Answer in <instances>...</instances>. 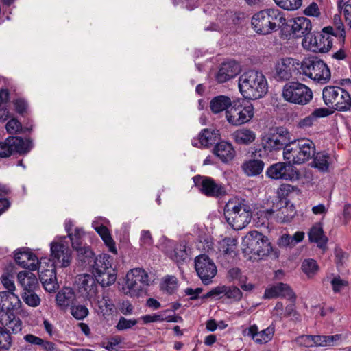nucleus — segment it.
Listing matches in <instances>:
<instances>
[{"label":"nucleus","instance_id":"f257e3e1","mask_svg":"<svg viewBox=\"0 0 351 351\" xmlns=\"http://www.w3.org/2000/svg\"><path fill=\"white\" fill-rule=\"evenodd\" d=\"M284 14L278 8L264 9L251 19L252 29L261 35H268L279 29L285 23Z\"/></svg>","mask_w":351,"mask_h":351},{"label":"nucleus","instance_id":"f03ea898","mask_svg":"<svg viewBox=\"0 0 351 351\" xmlns=\"http://www.w3.org/2000/svg\"><path fill=\"white\" fill-rule=\"evenodd\" d=\"M239 88L247 99L255 100L263 97L268 90L267 82L262 72L250 70L239 78Z\"/></svg>","mask_w":351,"mask_h":351},{"label":"nucleus","instance_id":"7ed1b4c3","mask_svg":"<svg viewBox=\"0 0 351 351\" xmlns=\"http://www.w3.org/2000/svg\"><path fill=\"white\" fill-rule=\"evenodd\" d=\"M224 217L232 229L240 230L250 222L252 213L250 206L243 202L230 199L225 205Z\"/></svg>","mask_w":351,"mask_h":351},{"label":"nucleus","instance_id":"20e7f679","mask_svg":"<svg viewBox=\"0 0 351 351\" xmlns=\"http://www.w3.org/2000/svg\"><path fill=\"white\" fill-rule=\"evenodd\" d=\"M291 147L285 149L284 160L293 165H302L315 155V145L310 139L302 138L291 141Z\"/></svg>","mask_w":351,"mask_h":351},{"label":"nucleus","instance_id":"39448f33","mask_svg":"<svg viewBox=\"0 0 351 351\" xmlns=\"http://www.w3.org/2000/svg\"><path fill=\"white\" fill-rule=\"evenodd\" d=\"M261 145H265V149L271 153L289 149L291 140L290 133L283 127L271 128L267 132L261 136Z\"/></svg>","mask_w":351,"mask_h":351},{"label":"nucleus","instance_id":"423d86ee","mask_svg":"<svg viewBox=\"0 0 351 351\" xmlns=\"http://www.w3.org/2000/svg\"><path fill=\"white\" fill-rule=\"evenodd\" d=\"M300 69L303 75L321 84H326L331 77L327 64L317 56L305 58L300 62Z\"/></svg>","mask_w":351,"mask_h":351},{"label":"nucleus","instance_id":"0eeeda50","mask_svg":"<svg viewBox=\"0 0 351 351\" xmlns=\"http://www.w3.org/2000/svg\"><path fill=\"white\" fill-rule=\"evenodd\" d=\"M322 98L326 106L340 112H346L351 108L350 95L345 89L336 86H327L322 90Z\"/></svg>","mask_w":351,"mask_h":351},{"label":"nucleus","instance_id":"6e6552de","mask_svg":"<svg viewBox=\"0 0 351 351\" xmlns=\"http://www.w3.org/2000/svg\"><path fill=\"white\" fill-rule=\"evenodd\" d=\"M242 245L245 253L256 255L261 258L272 251L269 239L258 231L248 232L243 239Z\"/></svg>","mask_w":351,"mask_h":351},{"label":"nucleus","instance_id":"1a4fd4ad","mask_svg":"<svg viewBox=\"0 0 351 351\" xmlns=\"http://www.w3.org/2000/svg\"><path fill=\"white\" fill-rule=\"evenodd\" d=\"M253 117V105L243 99L233 101L231 108L226 113L227 121L234 126H239L248 123Z\"/></svg>","mask_w":351,"mask_h":351},{"label":"nucleus","instance_id":"9d476101","mask_svg":"<svg viewBox=\"0 0 351 351\" xmlns=\"http://www.w3.org/2000/svg\"><path fill=\"white\" fill-rule=\"evenodd\" d=\"M282 97L288 102L306 105L312 99L313 93L306 85L298 81H292L284 85Z\"/></svg>","mask_w":351,"mask_h":351},{"label":"nucleus","instance_id":"9b49d317","mask_svg":"<svg viewBox=\"0 0 351 351\" xmlns=\"http://www.w3.org/2000/svg\"><path fill=\"white\" fill-rule=\"evenodd\" d=\"M148 285L149 276L144 269L135 268L128 272L125 289L130 296L138 297L142 295Z\"/></svg>","mask_w":351,"mask_h":351},{"label":"nucleus","instance_id":"f8f14e48","mask_svg":"<svg viewBox=\"0 0 351 351\" xmlns=\"http://www.w3.org/2000/svg\"><path fill=\"white\" fill-rule=\"evenodd\" d=\"M32 146V141L29 138L24 140L19 136H10L4 141H0V158H8L14 154H25Z\"/></svg>","mask_w":351,"mask_h":351},{"label":"nucleus","instance_id":"ddd939ff","mask_svg":"<svg viewBox=\"0 0 351 351\" xmlns=\"http://www.w3.org/2000/svg\"><path fill=\"white\" fill-rule=\"evenodd\" d=\"M293 165L289 162L273 164L267 169L266 176L273 180H298L300 173Z\"/></svg>","mask_w":351,"mask_h":351},{"label":"nucleus","instance_id":"4468645a","mask_svg":"<svg viewBox=\"0 0 351 351\" xmlns=\"http://www.w3.org/2000/svg\"><path fill=\"white\" fill-rule=\"evenodd\" d=\"M193 181L201 193L207 197H219L226 194L225 186L216 182L212 178L196 176L193 178Z\"/></svg>","mask_w":351,"mask_h":351},{"label":"nucleus","instance_id":"2eb2a0df","mask_svg":"<svg viewBox=\"0 0 351 351\" xmlns=\"http://www.w3.org/2000/svg\"><path fill=\"white\" fill-rule=\"evenodd\" d=\"M195 269L204 285L210 284L217 271L213 261L206 254H201L195 258Z\"/></svg>","mask_w":351,"mask_h":351},{"label":"nucleus","instance_id":"dca6fc26","mask_svg":"<svg viewBox=\"0 0 351 351\" xmlns=\"http://www.w3.org/2000/svg\"><path fill=\"white\" fill-rule=\"evenodd\" d=\"M302 45L312 51L326 53L331 49L332 41L330 36L314 32L304 38Z\"/></svg>","mask_w":351,"mask_h":351},{"label":"nucleus","instance_id":"f3484780","mask_svg":"<svg viewBox=\"0 0 351 351\" xmlns=\"http://www.w3.org/2000/svg\"><path fill=\"white\" fill-rule=\"evenodd\" d=\"M51 263L58 267L64 268L70 265L72 261V252L66 244L62 242L51 243Z\"/></svg>","mask_w":351,"mask_h":351},{"label":"nucleus","instance_id":"a211bd4d","mask_svg":"<svg viewBox=\"0 0 351 351\" xmlns=\"http://www.w3.org/2000/svg\"><path fill=\"white\" fill-rule=\"evenodd\" d=\"M300 71V61L293 58H284L278 60L275 65V77L278 81L289 80L293 73Z\"/></svg>","mask_w":351,"mask_h":351},{"label":"nucleus","instance_id":"6ab92c4d","mask_svg":"<svg viewBox=\"0 0 351 351\" xmlns=\"http://www.w3.org/2000/svg\"><path fill=\"white\" fill-rule=\"evenodd\" d=\"M21 306L22 302L15 293L0 291V311L2 315L17 312Z\"/></svg>","mask_w":351,"mask_h":351},{"label":"nucleus","instance_id":"aec40b11","mask_svg":"<svg viewBox=\"0 0 351 351\" xmlns=\"http://www.w3.org/2000/svg\"><path fill=\"white\" fill-rule=\"evenodd\" d=\"M263 297L267 299L281 297L293 302H295L296 300V295L290 286L282 282L277 283L270 288L266 289Z\"/></svg>","mask_w":351,"mask_h":351},{"label":"nucleus","instance_id":"412c9836","mask_svg":"<svg viewBox=\"0 0 351 351\" xmlns=\"http://www.w3.org/2000/svg\"><path fill=\"white\" fill-rule=\"evenodd\" d=\"M14 260L19 266L31 271L37 269V265L40 261L34 254L27 250L16 251L14 254Z\"/></svg>","mask_w":351,"mask_h":351},{"label":"nucleus","instance_id":"4be33fe9","mask_svg":"<svg viewBox=\"0 0 351 351\" xmlns=\"http://www.w3.org/2000/svg\"><path fill=\"white\" fill-rule=\"evenodd\" d=\"M17 280L22 288V291H37L40 289L39 282L36 275L29 271L19 272Z\"/></svg>","mask_w":351,"mask_h":351},{"label":"nucleus","instance_id":"5701e85b","mask_svg":"<svg viewBox=\"0 0 351 351\" xmlns=\"http://www.w3.org/2000/svg\"><path fill=\"white\" fill-rule=\"evenodd\" d=\"M213 153L223 163L229 162L235 156V151L232 145L224 141L216 143L213 149Z\"/></svg>","mask_w":351,"mask_h":351},{"label":"nucleus","instance_id":"b1692460","mask_svg":"<svg viewBox=\"0 0 351 351\" xmlns=\"http://www.w3.org/2000/svg\"><path fill=\"white\" fill-rule=\"evenodd\" d=\"M312 25L310 19L306 17H297L293 20L291 25V30L295 37L307 36L312 34L310 33Z\"/></svg>","mask_w":351,"mask_h":351},{"label":"nucleus","instance_id":"393cba45","mask_svg":"<svg viewBox=\"0 0 351 351\" xmlns=\"http://www.w3.org/2000/svg\"><path fill=\"white\" fill-rule=\"evenodd\" d=\"M311 167L317 169L319 172L326 173L329 170L330 165L332 162V158L329 154L323 151L316 152L311 158Z\"/></svg>","mask_w":351,"mask_h":351},{"label":"nucleus","instance_id":"a878e982","mask_svg":"<svg viewBox=\"0 0 351 351\" xmlns=\"http://www.w3.org/2000/svg\"><path fill=\"white\" fill-rule=\"evenodd\" d=\"M56 265L51 263L50 259L46 257L40 258L39 264L37 265V269L39 273V279L40 282H47V278L56 277Z\"/></svg>","mask_w":351,"mask_h":351},{"label":"nucleus","instance_id":"bb28decb","mask_svg":"<svg viewBox=\"0 0 351 351\" xmlns=\"http://www.w3.org/2000/svg\"><path fill=\"white\" fill-rule=\"evenodd\" d=\"M233 101L226 95L214 97L209 103V108L213 114H217L223 111L225 114L231 108Z\"/></svg>","mask_w":351,"mask_h":351},{"label":"nucleus","instance_id":"cd10ccee","mask_svg":"<svg viewBox=\"0 0 351 351\" xmlns=\"http://www.w3.org/2000/svg\"><path fill=\"white\" fill-rule=\"evenodd\" d=\"M238 65L234 62H224L221 64L216 76L219 83H223L235 77L238 73Z\"/></svg>","mask_w":351,"mask_h":351},{"label":"nucleus","instance_id":"c85d7f7f","mask_svg":"<svg viewBox=\"0 0 351 351\" xmlns=\"http://www.w3.org/2000/svg\"><path fill=\"white\" fill-rule=\"evenodd\" d=\"M96 281V279L90 275L84 276L79 286L80 293L87 298L95 296L97 292Z\"/></svg>","mask_w":351,"mask_h":351},{"label":"nucleus","instance_id":"c756f323","mask_svg":"<svg viewBox=\"0 0 351 351\" xmlns=\"http://www.w3.org/2000/svg\"><path fill=\"white\" fill-rule=\"evenodd\" d=\"M112 260L111 256L106 254H99L97 256H95L94 260L90 266L93 267V274L95 277L108 268H112Z\"/></svg>","mask_w":351,"mask_h":351},{"label":"nucleus","instance_id":"7c9ffc66","mask_svg":"<svg viewBox=\"0 0 351 351\" xmlns=\"http://www.w3.org/2000/svg\"><path fill=\"white\" fill-rule=\"evenodd\" d=\"M285 206H282L275 212V218L279 223L290 222L296 214L294 205L288 201L285 202Z\"/></svg>","mask_w":351,"mask_h":351},{"label":"nucleus","instance_id":"2f4dec72","mask_svg":"<svg viewBox=\"0 0 351 351\" xmlns=\"http://www.w3.org/2000/svg\"><path fill=\"white\" fill-rule=\"evenodd\" d=\"M1 322L5 326L3 328L10 332L11 330L12 333L17 334L22 330V321L15 315L14 313L1 315Z\"/></svg>","mask_w":351,"mask_h":351},{"label":"nucleus","instance_id":"473e14b6","mask_svg":"<svg viewBox=\"0 0 351 351\" xmlns=\"http://www.w3.org/2000/svg\"><path fill=\"white\" fill-rule=\"evenodd\" d=\"M220 138L219 130L206 128L201 131L199 134L198 140L202 146L208 147L216 143Z\"/></svg>","mask_w":351,"mask_h":351},{"label":"nucleus","instance_id":"72a5a7b5","mask_svg":"<svg viewBox=\"0 0 351 351\" xmlns=\"http://www.w3.org/2000/svg\"><path fill=\"white\" fill-rule=\"evenodd\" d=\"M308 239L311 242L316 243L320 249H325L328 238L324 235L323 228L319 225L313 226L308 232Z\"/></svg>","mask_w":351,"mask_h":351},{"label":"nucleus","instance_id":"f704fd0d","mask_svg":"<svg viewBox=\"0 0 351 351\" xmlns=\"http://www.w3.org/2000/svg\"><path fill=\"white\" fill-rule=\"evenodd\" d=\"M75 299V295L73 290L69 287H64L60 290L56 297L58 306L61 308H66L73 304Z\"/></svg>","mask_w":351,"mask_h":351},{"label":"nucleus","instance_id":"c9c22d12","mask_svg":"<svg viewBox=\"0 0 351 351\" xmlns=\"http://www.w3.org/2000/svg\"><path fill=\"white\" fill-rule=\"evenodd\" d=\"M75 252L77 261L80 266L84 267L90 266L95 255L90 246L88 245H83L82 247L77 249Z\"/></svg>","mask_w":351,"mask_h":351},{"label":"nucleus","instance_id":"e433bc0d","mask_svg":"<svg viewBox=\"0 0 351 351\" xmlns=\"http://www.w3.org/2000/svg\"><path fill=\"white\" fill-rule=\"evenodd\" d=\"M232 137L237 143L247 145L255 141L256 134L252 130L242 128L234 132Z\"/></svg>","mask_w":351,"mask_h":351},{"label":"nucleus","instance_id":"4c0bfd02","mask_svg":"<svg viewBox=\"0 0 351 351\" xmlns=\"http://www.w3.org/2000/svg\"><path fill=\"white\" fill-rule=\"evenodd\" d=\"M265 163L260 159H250L245 162L242 168L248 176H256L262 173Z\"/></svg>","mask_w":351,"mask_h":351},{"label":"nucleus","instance_id":"58836bf2","mask_svg":"<svg viewBox=\"0 0 351 351\" xmlns=\"http://www.w3.org/2000/svg\"><path fill=\"white\" fill-rule=\"evenodd\" d=\"M237 241L233 238L226 237L220 243V251L223 253V256L228 258L230 256L234 258L237 256Z\"/></svg>","mask_w":351,"mask_h":351},{"label":"nucleus","instance_id":"ea45409f","mask_svg":"<svg viewBox=\"0 0 351 351\" xmlns=\"http://www.w3.org/2000/svg\"><path fill=\"white\" fill-rule=\"evenodd\" d=\"M220 298L226 296L234 302L240 301L243 298L241 291L236 286L219 285Z\"/></svg>","mask_w":351,"mask_h":351},{"label":"nucleus","instance_id":"a19ab883","mask_svg":"<svg viewBox=\"0 0 351 351\" xmlns=\"http://www.w3.org/2000/svg\"><path fill=\"white\" fill-rule=\"evenodd\" d=\"M117 271L114 268H108L95 278L102 287H108L114 283L117 279Z\"/></svg>","mask_w":351,"mask_h":351},{"label":"nucleus","instance_id":"79ce46f5","mask_svg":"<svg viewBox=\"0 0 351 351\" xmlns=\"http://www.w3.org/2000/svg\"><path fill=\"white\" fill-rule=\"evenodd\" d=\"M188 253L185 245L179 243L174 247L173 251L170 254V258L178 265L182 264L188 258Z\"/></svg>","mask_w":351,"mask_h":351},{"label":"nucleus","instance_id":"37998d69","mask_svg":"<svg viewBox=\"0 0 351 351\" xmlns=\"http://www.w3.org/2000/svg\"><path fill=\"white\" fill-rule=\"evenodd\" d=\"M36 291H22L21 296L23 302L30 307H37L40 304L41 300L36 293Z\"/></svg>","mask_w":351,"mask_h":351},{"label":"nucleus","instance_id":"c03bdc74","mask_svg":"<svg viewBox=\"0 0 351 351\" xmlns=\"http://www.w3.org/2000/svg\"><path fill=\"white\" fill-rule=\"evenodd\" d=\"M84 235V232L82 229L79 228L75 229L74 233L69 234V237L71 242V246L75 251L82 247L83 245H87L84 243V240L82 239Z\"/></svg>","mask_w":351,"mask_h":351},{"label":"nucleus","instance_id":"a18cd8bd","mask_svg":"<svg viewBox=\"0 0 351 351\" xmlns=\"http://www.w3.org/2000/svg\"><path fill=\"white\" fill-rule=\"evenodd\" d=\"M12 346V338L6 328L0 326V351H8Z\"/></svg>","mask_w":351,"mask_h":351},{"label":"nucleus","instance_id":"49530a36","mask_svg":"<svg viewBox=\"0 0 351 351\" xmlns=\"http://www.w3.org/2000/svg\"><path fill=\"white\" fill-rule=\"evenodd\" d=\"M98 306L104 315H112L115 308L113 302L107 295H104L98 301Z\"/></svg>","mask_w":351,"mask_h":351},{"label":"nucleus","instance_id":"de8ad7c7","mask_svg":"<svg viewBox=\"0 0 351 351\" xmlns=\"http://www.w3.org/2000/svg\"><path fill=\"white\" fill-rule=\"evenodd\" d=\"M274 1L278 7L288 11L296 10L302 4V0H274Z\"/></svg>","mask_w":351,"mask_h":351},{"label":"nucleus","instance_id":"09e8293b","mask_svg":"<svg viewBox=\"0 0 351 351\" xmlns=\"http://www.w3.org/2000/svg\"><path fill=\"white\" fill-rule=\"evenodd\" d=\"M302 269L308 277L314 276L319 269V266L314 259H305L302 264Z\"/></svg>","mask_w":351,"mask_h":351},{"label":"nucleus","instance_id":"8fccbe9b","mask_svg":"<svg viewBox=\"0 0 351 351\" xmlns=\"http://www.w3.org/2000/svg\"><path fill=\"white\" fill-rule=\"evenodd\" d=\"M275 326L274 325L269 326L267 328L258 332L256 342L259 343H265L269 341L274 334Z\"/></svg>","mask_w":351,"mask_h":351},{"label":"nucleus","instance_id":"3c124183","mask_svg":"<svg viewBox=\"0 0 351 351\" xmlns=\"http://www.w3.org/2000/svg\"><path fill=\"white\" fill-rule=\"evenodd\" d=\"M138 322L137 319H127L125 317H120L117 325L115 326L116 329L118 331H123L129 329H132Z\"/></svg>","mask_w":351,"mask_h":351},{"label":"nucleus","instance_id":"603ef678","mask_svg":"<svg viewBox=\"0 0 351 351\" xmlns=\"http://www.w3.org/2000/svg\"><path fill=\"white\" fill-rule=\"evenodd\" d=\"M71 313L75 319L82 320L87 317L89 311L85 305H72L71 307Z\"/></svg>","mask_w":351,"mask_h":351},{"label":"nucleus","instance_id":"864d4df0","mask_svg":"<svg viewBox=\"0 0 351 351\" xmlns=\"http://www.w3.org/2000/svg\"><path fill=\"white\" fill-rule=\"evenodd\" d=\"M1 281L6 291L14 292L16 291V286L14 284V277L9 272L3 273L1 277Z\"/></svg>","mask_w":351,"mask_h":351},{"label":"nucleus","instance_id":"5fc2aeb1","mask_svg":"<svg viewBox=\"0 0 351 351\" xmlns=\"http://www.w3.org/2000/svg\"><path fill=\"white\" fill-rule=\"evenodd\" d=\"M178 288V281L175 276H168L164 280L163 289L168 293H173Z\"/></svg>","mask_w":351,"mask_h":351},{"label":"nucleus","instance_id":"6e6d98bb","mask_svg":"<svg viewBox=\"0 0 351 351\" xmlns=\"http://www.w3.org/2000/svg\"><path fill=\"white\" fill-rule=\"evenodd\" d=\"M8 133L14 134L22 130L21 123L16 119H10L5 125Z\"/></svg>","mask_w":351,"mask_h":351},{"label":"nucleus","instance_id":"4d7b16f0","mask_svg":"<svg viewBox=\"0 0 351 351\" xmlns=\"http://www.w3.org/2000/svg\"><path fill=\"white\" fill-rule=\"evenodd\" d=\"M271 153L269 150L265 149V145H261V147L252 148L251 156L254 159L265 158Z\"/></svg>","mask_w":351,"mask_h":351},{"label":"nucleus","instance_id":"13d9d810","mask_svg":"<svg viewBox=\"0 0 351 351\" xmlns=\"http://www.w3.org/2000/svg\"><path fill=\"white\" fill-rule=\"evenodd\" d=\"M313 335H300L294 340L297 345L307 348L313 347Z\"/></svg>","mask_w":351,"mask_h":351},{"label":"nucleus","instance_id":"bf43d9fd","mask_svg":"<svg viewBox=\"0 0 351 351\" xmlns=\"http://www.w3.org/2000/svg\"><path fill=\"white\" fill-rule=\"evenodd\" d=\"M44 289L49 292H54L58 289V284L57 282L56 277L47 278V282H41Z\"/></svg>","mask_w":351,"mask_h":351},{"label":"nucleus","instance_id":"052dcab7","mask_svg":"<svg viewBox=\"0 0 351 351\" xmlns=\"http://www.w3.org/2000/svg\"><path fill=\"white\" fill-rule=\"evenodd\" d=\"M315 122L314 117L311 114L300 119L297 124V127L301 129H306L311 127Z\"/></svg>","mask_w":351,"mask_h":351},{"label":"nucleus","instance_id":"680f3d73","mask_svg":"<svg viewBox=\"0 0 351 351\" xmlns=\"http://www.w3.org/2000/svg\"><path fill=\"white\" fill-rule=\"evenodd\" d=\"M331 285L334 292L338 293L348 285V282L341 279L340 277H335L332 280Z\"/></svg>","mask_w":351,"mask_h":351},{"label":"nucleus","instance_id":"e2e57ef3","mask_svg":"<svg viewBox=\"0 0 351 351\" xmlns=\"http://www.w3.org/2000/svg\"><path fill=\"white\" fill-rule=\"evenodd\" d=\"M95 229L100 235L104 243L106 241H110L112 237L107 227L101 225L99 226L95 227Z\"/></svg>","mask_w":351,"mask_h":351},{"label":"nucleus","instance_id":"0e129e2a","mask_svg":"<svg viewBox=\"0 0 351 351\" xmlns=\"http://www.w3.org/2000/svg\"><path fill=\"white\" fill-rule=\"evenodd\" d=\"M140 319L143 321L144 324H149L156 322H163V317L157 313L152 315H145L140 317Z\"/></svg>","mask_w":351,"mask_h":351},{"label":"nucleus","instance_id":"69168bd1","mask_svg":"<svg viewBox=\"0 0 351 351\" xmlns=\"http://www.w3.org/2000/svg\"><path fill=\"white\" fill-rule=\"evenodd\" d=\"M334 24L336 27V30L339 33V36L342 38L344 40L345 38V30L343 24L341 20V17L338 14H335L334 16Z\"/></svg>","mask_w":351,"mask_h":351},{"label":"nucleus","instance_id":"338daca9","mask_svg":"<svg viewBox=\"0 0 351 351\" xmlns=\"http://www.w3.org/2000/svg\"><path fill=\"white\" fill-rule=\"evenodd\" d=\"M348 3L349 2H342L341 8L339 9L342 10L343 8V11L346 22L351 28V4H349Z\"/></svg>","mask_w":351,"mask_h":351},{"label":"nucleus","instance_id":"774afa93","mask_svg":"<svg viewBox=\"0 0 351 351\" xmlns=\"http://www.w3.org/2000/svg\"><path fill=\"white\" fill-rule=\"evenodd\" d=\"M332 113V111L330 110L329 108H316L315 110H314L311 114H313L315 121H317L318 118H323V117H328V115L331 114Z\"/></svg>","mask_w":351,"mask_h":351}]
</instances>
